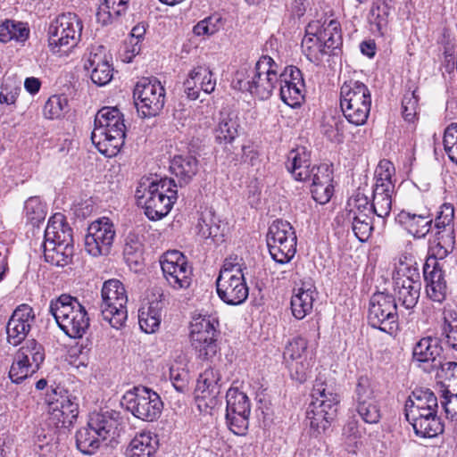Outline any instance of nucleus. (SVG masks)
Segmentation results:
<instances>
[{"mask_svg": "<svg viewBox=\"0 0 457 457\" xmlns=\"http://www.w3.org/2000/svg\"><path fill=\"white\" fill-rule=\"evenodd\" d=\"M320 29V22L313 21L309 23L306 28V34L302 40V50L307 59L319 64L323 57L328 54L320 37L318 34Z\"/></svg>", "mask_w": 457, "mask_h": 457, "instance_id": "nucleus-27", "label": "nucleus"}, {"mask_svg": "<svg viewBox=\"0 0 457 457\" xmlns=\"http://www.w3.org/2000/svg\"><path fill=\"white\" fill-rule=\"evenodd\" d=\"M438 260L440 259L435 256H430L427 259L423 266V276L426 281L428 296L435 302L441 303L445 298L447 287L445 274Z\"/></svg>", "mask_w": 457, "mask_h": 457, "instance_id": "nucleus-21", "label": "nucleus"}, {"mask_svg": "<svg viewBox=\"0 0 457 457\" xmlns=\"http://www.w3.org/2000/svg\"><path fill=\"white\" fill-rule=\"evenodd\" d=\"M158 440L150 432L136 435L126 449L127 457H155Z\"/></svg>", "mask_w": 457, "mask_h": 457, "instance_id": "nucleus-32", "label": "nucleus"}, {"mask_svg": "<svg viewBox=\"0 0 457 457\" xmlns=\"http://www.w3.org/2000/svg\"><path fill=\"white\" fill-rule=\"evenodd\" d=\"M307 340L302 337L293 338L287 345L284 351V359L286 362L312 356L307 351Z\"/></svg>", "mask_w": 457, "mask_h": 457, "instance_id": "nucleus-52", "label": "nucleus"}, {"mask_svg": "<svg viewBox=\"0 0 457 457\" xmlns=\"http://www.w3.org/2000/svg\"><path fill=\"white\" fill-rule=\"evenodd\" d=\"M82 21L74 12L59 15L48 28V43L53 53H66L80 40Z\"/></svg>", "mask_w": 457, "mask_h": 457, "instance_id": "nucleus-8", "label": "nucleus"}, {"mask_svg": "<svg viewBox=\"0 0 457 457\" xmlns=\"http://www.w3.org/2000/svg\"><path fill=\"white\" fill-rule=\"evenodd\" d=\"M357 411L367 423L376 424L379 421L380 411L374 399L357 404Z\"/></svg>", "mask_w": 457, "mask_h": 457, "instance_id": "nucleus-58", "label": "nucleus"}, {"mask_svg": "<svg viewBox=\"0 0 457 457\" xmlns=\"http://www.w3.org/2000/svg\"><path fill=\"white\" fill-rule=\"evenodd\" d=\"M226 402V420L229 429L235 435H245L251 412L249 397L237 387H230L227 391Z\"/></svg>", "mask_w": 457, "mask_h": 457, "instance_id": "nucleus-15", "label": "nucleus"}, {"mask_svg": "<svg viewBox=\"0 0 457 457\" xmlns=\"http://www.w3.org/2000/svg\"><path fill=\"white\" fill-rule=\"evenodd\" d=\"M220 374L218 370L213 368L206 369L203 373L200 374L195 392L197 397L203 399H215L220 392Z\"/></svg>", "mask_w": 457, "mask_h": 457, "instance_id": "nucleus-33", "label": "nucleus"}, {"mask_svg": "<svg viewBox=\"0 0 457 457\" xmlns=\"http://www.w3.org/2000/svg\"><path fill=\"white\" fill-rule=\"evenodd\" d=\"M239 121L234 113H220L218 126L216 127L215 139L219 144H230L238 136Z\"/></svg>", "mask_w": 457, "mask_h": 457, "instance_id": "nucleus-37", "label": "nucleus"}, {"mask_svg": "<svg viewBox=\"0 0 457 457\" xmlns=\"http://www.w3.org/2000/svg\"><path fill=\"white\" fill-rule=\"evenodd\" d=\"M445 343L453 349L457 350V317L449 320L445 318L444 333Z\"/></svg>", "mask_w": 457, "mask_h": 457, "instance_id": "nucleus-64", "label": "nucleus"}, {"mask_svg": "<svg viewBox=\"0 0 457 457\" xmlns=\"http://www.w3.org/2000/svg\"><path fill=\"white\" fill-rule=\"evenodd\" d=\"M296 242L295 229L288 221L276 220L270 226L267 245L271 258L276 262H289L296 253Z\"/></svg>", "mask_w": 457, "mask_h": 457, "instance_id": "nucleus-10", "label": "nucleus"}, {"mask_svg": "<svg viewBox=\"0 0 457 457\" xmlns=\"http://www.w3.org/2000/svg\"><path fill=\"white\" fill-rule=\"evenodd\" d=\"M123 419L119 411H107L92 413L88 425L104 440L119 436Z\"/></svg>", "mask_w": 457, "mask_h": 457, "instance_id": "nucleus-24", "label": "nucleus"}, {"mask_svg": "<svg viewBox=\"0 0 457 457\" xmlns=\"http://www.w3.org/2000/svg\"><path fill=\"white\" fill-rule=\"evenodd\" d=\"M129 0H104L96 12L99 23L105 26L123 15L128 9Z\"/></svg>", "mask_w": 457, "mask_h": 457, "instance_id": "nucleus-39", "label": "nucleus"}, {"mask_svg": "<svg viewBox=\"0 0 457 457\" xmlns=\"http://www.w3.org/2000/svg\"><path fill=\"white\" fill-rule=\"evenodd\" d=\"M121 404L131 414L144 421L156 420L163 409L160 395L145 386H134L127 391L121 399Z\"/></svg>", "mask_w": 457, "mask_h": 457, "instance_id": "nucleus-9", "label": "nucleus"}, {"mask_svg": "<svg viewBox=\"0 0 457 457\" xmlns=\"http://www.w3.org/2000/svg\"><path fill=\"white\" fill-rule=\"evenodd\" d=\"M453 206L450 204H444L435 219V228L445 229L446 228H453Z\"/></svg>", "mask_w": 457, "mask_h": 457, "instance_id": "nucleus-59", "label": "nucleus"}, {"mask_svg": "<svg viewBox=\"0 0 457 457\" xmlns=\"http://www.w3.org/2000/svg\"><path fill=\"white\" fill-rule=\"evenodd\" d=\"M140 190H137L139 194ZM139 204H144L145 213L149 220H158L171 210L178 197L177 184L172 179L153 180L143 195H137Z\"/></svg>", "mask_w": 457, "mask_h": 457, "instance_id": "nucleus-6", "label": "nucleus"}, {"mask_svg": "<svg viewBox=\"0 0 457 457\" xmlns=\"http://www.w3.org/2000/svg\"><path fill=\"white\" fill-rule=\"evenodd\" d=\"M448 387L457 386V378H452L448 380ZM453 393L449 390H446L444 394L445 401H442V405L446 413V417L451 419L452 420H457V390L455 388L453 389Z\"/></svg>", "mask_w": 457, "mask_h": 457, "instance_id": "nucleus-56", "label": "nucleus"}, {"mask_svg": "<svg viewBox=\"0 0 457 457\" xmlns=\"http://www.w3.org/2000/svg\"><path fill=\"white\" fill-rule=\"evenodd\" d=\"M280 85L281 100L291 107L300 106L303 100L304 84H294V82H286Z\"/></svg>", "mask_w": 457, "mask_h": 457, "instance_id": "nucleus-49", "label": "nucleus"}, {"mask_svg": "<svg viewBox=\"0 0 457 457\" xmlns=\"http://www.w3.org/2000/svg\"><path fill=\"white\" fill-rule=\"evenodd\" d=\"M428 408L438 409L437 398L429 389H416L405 403V411H421L424 412Z\"/></svg>", "mask_w": 457, "mask_h": 457, "instance_id": "nucleus-43", "label": "nucleus"}, {"mask_svg": "<svg viewBox=\"0 0 457 457\" xmlns=\"http://www.w3.org/2000/svg\"><path fill=\"white\" fill-rule=\"evenodd\" d=\"M143 245L138 237L135 234H129L125 240L123 254L128 265L137 267L141 264L143 258Z\"/></svg>", "mask_w": 457, "mask_h": 457, "instance_id": "nucleus-46", "label": "nucleus"}, {"mask_svg": "<svg viewBox=\"0 0 457 457\" xmlns=\"http://www.w3.org/2000/svg\"><path fill=\"white\" fill-rule=\"evenodd\" d=\"M134 99L144 117H154L165 104V89L155 78H142L134 89Z\"/></svg>", "mask_w": 457, "mask_h": 457, "instance_id": "nucleus-14", "label": "nucleus"}, {"mask_svg": "<svg viewBox=\"0 0 457 457\" xmlns=\"http://www.w3.org/2000/svg\"><path fill=\"white\" fill-rule=\"evenodd\" d=\"M287 363L291 378L299 383H303L309 378L313 361L312 356H310L303 359L288 361Z\"/></svg>", "mask_w": 457, "mask_h": 457, "instance_id": "nucleus-53", "label": "nucleus"}, {"mask_svg": "<svg viewBox=\"0 0 457 457\" xmlns=\"http://www.w3.org/2000/svg\"><path fill=\"white\" fill-rule=\"evenodd\" d=\"M368 322L374 328L393 334L398 323L395 297L383 292L374 294L370 301Z\"/></svg>", "mask_w": 457, "mask_h": 457, "instance_id": "nucleus-12", "label": "nucleus"}, {"mask_svg": "<svg viewBox=\"0 0 457 457\" xmlns=\"http://www.w3.org/2000/svg\"><path fill=\"white\" fill-rule=\"evenodd\" d=\"M318 34L320 37L323 47L328 54H334L335 50L340 49L343 44L341 25L336 20L324 23L322 29L320 26Z\"/></svg>", "mask_w": 457, "mask_h": 457, "instance_id": "nucleus-38", "label": "nucleus"}, {"mask_svg": "<svg viewBox=\"0 0 457 457\" xmlns=\"http://www.w3.org/2000/svg\"><path fill=\"white\" fill-rule=\"evenodd\" d=\"M418 96L415 91L403 96L402 100V113L406 121H414L417 115Z\"/></svg>", "mask_w": 457, "mask_h": 457, "instance_id": "nucleus-60", "label": "nucleus"}, {"mask_svg": "<svg viewBox=\"0 0 457 457\" xmlns=\"http://www.w3.org/2000/svg\"><path fill=\"white\" fill-rule=\"evenodd\" d=\"M170 170L178 179L179 186H186L197 174L199 162L192 155H176L171 161Z\"/></svg>", "mask_w": 457, "mask_h": 457, "instance_id": "nucleus-31", "label": "nucleus"}, {"mask_svg": "<svg viewBox=\"0 0 457 457\" xmlns=\"http://www.w3.org/2000/svg\"><path fill=\"white\" fill-rule=\"evenodd\" d=\"M394 284H421L420 274L416 262L400 261L393 277Z\"/></svg>", "mask_w": 457, "mask_h": 457, "instance_id": "nucleus-45", "label": "nucleus"}, {"mask_svg": "<svg viewBox=\"0 0 457 457\" xmlns=\"http://www.w3.org/2000/svg\"><path fill=\"white\" fill-rule=\"evenodd\" d=\"M278 82V66L269 55H262L254 67L241 66L232 80L234 88L249 92L262 99H268Z\"/></svg>", "mask_w": 457, "mask_h": 457, "instance_id": "nucleus-1", "label": "nucleus"}, {"mask_svg": "<svg viewBox=\"0 0 457 457\" xmlns=\"http://www.w3.org/2000/svg\"><path fill=\"white\" fill-rule=\"evenodd\" d=\"M347 207L349 208L348 213L357 212L372 213L371 205L368 196L361 193H357L350 197L347 202Z\"/></svg>", "mask_w": 457, "mask_h": 457, "instance_id": "nucleus-61", "label": "nucleus"}, {"mask_svg": "<svg viewBox=\"0 0 457 457\" xmlns=\"http://www.w3.org/2000/svg\"><path fill=\"white\" fill-rule=\"evenodd\" d=\"M35 321L36 315L31 306L21 304L16 307L6 324L7 343L17 346L24 342Z\"/></svg>", "mask_w": 457, "mask_h": 457, "instance_id": "nucleus-19", "label": "nucleus"}, {"mask_svg": "<svg viewBox=\"0 0 457 457\" xmlns=\"http://www.w3.org/2000/svg\"><path fill=\"white\" fill-rule=\"evenodd\" d=\"M104 439L98 436L95 429L87 424V427L81 428L76 433L77 448L86 455H93L99 449L101 443Z\"/></svg>", "mask_w": 457, "mask_h": 457, "instance_id": "nucleus-42", "label": "nucleus"}, {"mask_svg": "<svg viewBox=\"0 0 457 457\" xmlns=\"http://www.w3.org/2000/svg\"><path fill=\"white\" fill-rule=\"evenodd\" d=\"M443 348L437 337H427L416 343L412 351L414 361L419 363L431 362L432 368H441L445 373V379L457 378V362L447 361L442 363L440 358Z\"/></svg>", "mask_w": 457, "mask_h": 457, "instance_id": "nucleus-17", "label": "nucleus"}, {"mask_svg": "<svg viewBox=\"0 0 457 457\" xmlns=\"http://www.w3.org/2000/svg\"><path fill=\"white\" fill-rule=\"evenodd\" d=\"M395 169L389 160H381L378 162V167L375 170V184L373 187H384L386 188V185L390 186V189L395 190V183L392 180V177L395 175Z\"/></svg>", "mask_w": 457, "mask_h": 457, "instance_id": "nucleus-51", "label": "nucleus"}, {"mask_svg": "<svg viewBox=\"0 0 457 457\" xmlns=\"http://www.w3.org/2000/svg\"><path fill=\"white\" fill-rule=\"evenodd\" d=\"M355 399L357 404L363 403L374 399L373 390L371 389L370 382L368 378H359L355 388Z\"/></svg>", "mask_w": 457, "mask_h": 457, "instance_id": "nucleus-63", "label": "nucleus"}, {"mask_svg": "<svg viewBox=\"0 0 457 457\" xmlns=\"http://www.w3.org/2000/svg\"><path fill=\"white\" fill-rule=\"evenodd\" d=\"M312 398L307 419L311 428L320 434L329 427L336 417L340 402L339 395L335 384L320 375L314 382Z\"/></svg>", "mask_w": 457, "mask_h": 457, "instance_id": "nucleus-3", "label": "nucleus"}, {"mask_svg": "<svg viewBox=\"0 0 457 457\" xmlns=\"http://www.w3.org/2000/svg\"><path fill=\"white\" fill-rule=\"evenodd\" d=\"M116 237L113 223L103 217L93 221L85 236V250L93 257L108 255Z\"/></svg>", "mask_w": 457, "mask_h": 457, "instance_id": "nucleus-16", "label": "nucleus"}, {"mask_svg": "<svg viewBox=\"0 0 457 457\" xmlns=\"http://www.w3.org/2000/svg\"><path fill=\"white\" fill-rule=\"evenodd\" d=\"M162 270L168 283L175 289L187 288L192 281V267L179 251L166 252L160 261Z\"/></svg>", "mask_w": 457, "mask_h": 457, "instance_id": "nucleus-18", "label": "nucleus"}, {"mask_svg": "<svg viewBox=\"0 0 457 457\" xmlns=\"http://www.w3.org/2000/svg\"><path fill=\"white\" fill-rule=\"evenodd\" d=\"M68 111V99L62 95H54L48 98L43 108L44 117L48 120L59 119Z\"/></svg>", "mask_w": 457, "mask_h": 457, "instance_id": "nucleus-48", "label": "nucleus"}, {"mask_svg": "<svg viewBox=\"0 0 457 457\" xmlns=\"http://www.w3.org/2000/svg\"><path fill=\"white\" fill-rule=\"evenodd\" d=\"M414 432L420 437H435L437 435L443 433L444 425L441 422L440 418H428L420 421L411 423Z\"/></svg>", "mask_w": 457, "mask_h": 457, "instance_id": "nucleus-47", "label": "nucleus"}, {"mask_svg": "<svg viewBox=\"0 0 457 457\" xmlns=\"http://www.w3.org/2000/svg\"><path fill=\"white\" fill-rule=\"evenodd\" d=\"M245 268V262L242 257L230 255L224 260L218 278H222L227 274L228 277L244 276L243 270Z\"/></svg>", "mask_w": 457, "mask_h": 457, "instance_id": "nucleus-57", "label": "nucleus"}, {"mask_svg": "<svg viewBox=\"0 0 457 457\" xmlns=\"http://www.w3.org/2000/svg\"><path fill=\"white\" fill-rule=\"evenodd\" d=\"M18 358L31 364L32 369L39 370L45 361L46 353L44 346L35 339H29L16 353Z\"/></svg>", "mask_w": 457, "mask_h": 457, "instance_id": "nucleus-44", "label": "nucleus"}, {"mask_svg": "<svg viewBox=\"0 0 457 457\" xmlns=\"http://www.w3.org/2000/svg\"><path fill=\"white\" fill-rule=\"evenodd\" d=\"M443 144L450 160L457 164V123H452L445 129Z\"/></svg>", "mask_w": 457, "mask_h": 457, "instance_id": "nucleus-55", "label": "nucleus"}, {"mask_svg": "<svg viewBox=\"0 0 457 457\" xmlns=\"http://www.w3.org/2000/svg\"><path fill=\"white\" fill-rule=\"evenodd\" d=\"M100 310L103 319L112 328H120L128 318V295L124 285L118 279L105 281L101 290Z\"/></svg>", "mask_w": 457, "mask_h": 457, "instance_id": "nucleus-7", "label": "nucleus"}, {"mask_svg": "<svg viewBox=\"0 0 457 457\" xmlns=\"http://www.w3.org/2000/svg\"><path fill=\"white\" fill-rule=\"evenodd\" d=\"M395 221L413 237L423 238L430 231L433 220L428 212L415 213L403 210L395 217Z\"/></svg>", "mask_w": 457, "mask_h": 457, "instance_id": "nucleus-25", "label": "nucleus"}, {"mask_svg": "<svg viewBox=\"0 0 457 457\" xmlns=\"http://www.w3.org/2000/svg\"><path fill=\"white\" fill-rule=\"evenodd\" d=\"M196 228L198 235L203 238H212L213 241L219 242L223 240L227 223L222 221L212 208H206L200 214Z\"/></svg>", "mask_w": 457, "mask_h": 457, "instance_id": "nucleus-26", "label": "nucleus"}, {"mask_svg": "<svg viewBox=\"0 0 457 457\" xmlns=\"http://www.w3.org/2000/svg\"><path fill=\"white\" fill-rule=\"evenodd\" d=\"M95 128L91 133L92 143L107 157L118 154L124 145L126 126L123 114L117 107L105 106L95 117Z\"/></svg>", "mask_w": 457, "mask_h": 457, "instance_id": "nucleus-2", "label": "nucleus"}, {"mask_svg": "<svg viewBox=\"0 0 457 457\" xmlns=\"http://www.w3.org/2000/svg\"><path fill=\"white\" fill-rule=\"evenodd\" d=\"M45 241L56 244H64L65 246H74L72 229L64 220L63 215L54 214L48 220L45 229Z\"/></svg>", "mask_w": 457, "mask_h": 457, "instance_id": "nucleus-28", "label": "nucleus"}, {"mask_svg": "<svg viewBox=\"0 0 457 457\" xmlns=\"http://www.w3.org/2000/svg\"><path fill=\"white\" fill-rule=\"evenodd\" d=\"M216 289L220 299L228 305H239L245 302L249 295L245 276L217 278Z\"/></svg>", "mask_w": 457, "mask_h": 457, "instance_id": "nucleus-20", "label": "nucleus"}, {"mask_svg": "<svg viewBox=\"0 0 457 457\" xmlns=\"http://www.w3.org/2000/svg\"><path fill=\"white\" fill-rule=\"evenodd\" d=\"M24 215L32 225L42 222L46 215V207L37 196H31L24 204Z\"/></svg>", "mask_w": 457, "mask_h": 457, "instance_id": "nucleus-50", "label": "nucleus"}, {"mask_svg": "<svg viewBox=\"0 0 457 457\" xmlns=\"http://www.w3.org/2000/svg\"><path fill=\"white\" fill-rule=\"evenodd\" d=\"M287 169L292 174L295 180L310 181L313 166L311 168L309 154L304 148L292 150L289 153Z\"/></svg>", "mask_w": 457, "mask_h": 457, "instance_id": "nucleus-30", "label": "nucleus"}, {"mask_svg": "<svg viewBox=\"0 0 457 457\" xmlns=\"http://www.w3.org/2000/svg\"><path fill=\"white\" fill-rule=\"evenodd\" d=\"M455 245V235L453 228H446L445 229H436L435 233V240L430 250L432 256L440 260L446 257L453 252Z\"/></svg>", "mask_w": 457, "mask_h": 457, "instance_id": "nucleus-41", "label": "nucleus"}, {"mask_svg": "<svg viewBox=\"0 0 457 457\" xmlns=\"http://www.w3.org/2000/svg\"><path fill=\"white\" fill-rule=\"evenodd\" d=\"M162 320V303L154 301L142 306L138 311V324L146 334L154 333Z\"/></svg>", "mask_w": 457, "mask_h": 457, "instance_id": "nucleus-34", "label": "nucleus"}, {"mask_svg": "<svg viewBox=\"0 0 457 457\" xmlns=\"http://www.w3.org/2000/svg\"><path fill=\"white\" fill-rule=\"evenodd\" d=\"M421 284H394L395 299L401 307L412 311L420 295Z\"/></svg>", "mask_w": 457, "mask_h": 457, "instance_id": "nucleus-40", "label": "nucleus"}, {"mask_svg": "<svg viewBox=\"0 0 457 457\" xmlns=\"http://www.w3.org/2000/svg\"><path fill=\"white\" fill-rule=\"evenodd\" d=\"M371 106L369 87L359 80L349 79L340 88V107L347 121L355 126L364 125Z\"/></svg>", "mask_w": 457, "mask_h": 457, "instance_id": "nucleus-5", "label": "nucleus"}, {"mask_svg": "<svg viewBox=\"0 0 457 457\" xmlns=\"http://www.w3.org/2000/svg\"><path fill=\"white\" fill-rule=\"evenodd\" d=\"M218 320L209 315H198L190 325V341L198 358L212 360L218 353Z\"/></svg>", "mask_w": 457, "mask_h": 457, "instance_id": "nucleus-11", "label": "nucleus"}, {"mask_svg": "<svg viewBox=\"0 0 457 457\" xmlns=\"http://www.w3.org/2000/svg\"><path fill=\"white\" fill-rule=\"evenodd\" d=\"M36 371L37 370L32 369L31 364L18 358V355L15 354L14 361L9 370V378L13 383L20 384Z\"/></svg>", "mask_w": 457, "mask_h": 457, "instance_id": "nucleus-54", "label": "nucleus"}, {"mask_svg": "<svg viewBox=\"0 0 457 457\" xmlns=\"http://www.w3.org/2000/svg\"><path fill=\"white\" fill-rule=\"evenodd\" d=\"M44 257L52 265L64 267L70 264L74 255V246L53 242H44Z\"/></svg>", "mask_w": 457, "mask_h": 457, "instance_id": "nucleus-35", "label": "nucleus"}, {"mask_svg": "<svg viewBox=\"0 0 457 457\" xmlns=\"http://www.w3.org/2000/svg\"><path fill=\"white\" fill-rule=\"evenodd\" d=\"M84 68L90 71L93 83L98 86L108 84L113 75V69L109 63L105 48L103 46H98L90 50L85 60Z\"/></svg>", "mask_w": 457, "mask_h": 457, "instance_id": "nucleus-22", "label": "nucleus"}, {"mask_svg": "<svg viewBox=\"0 0 457 457\" xmlns=\"http://www.w3.org/2000/svg\"><path fill=\"white\" fill-rule=\"evenodd\" d=\"M312 198L320 204H327L333 195L334 186L332 182L311 186Z\"/></svg>", "mask_w": 457, "mask_h": 457, "instance_id": "nucleus-62", "label": "nucleus"}, {"mask_svg": "<svg viewBox=\"0 0 457 457\" xmlns=\"http://www.w3.org/2000/svg\"><path fill=\"white\" fill-rule=\"evenodd\" d=\"M49 312L59 328L71 338L82 337L89 328L87 312L78 298L62 294L50 302Z\"/></svg>", "mask_w": 457, "mask_h": 457, "instance_id": "nucleus-4", "label": "nucleus"}, {"mask_svg": "<svg viewBox=\"0 0 457 457\" xmlns=\"http://www.w3.org/2000/svg\"><path fill=\"white\" fill-rule=\"evenodd\" d=\"M216 87L214 74L206 66H198L190 71L188 78L184 82V90L187 97L196 100L200 90L211 94Z\"/></svg>", "mask_w": 457, "mask_h": 457, "instance_id": "nucleus-23", "label": "nucleus"}, {"mask_svg": "<svg viewBox=\"0 0 457 457\" xmlns=\"http://www.w3.org/2000/svg\"><path fill=\"white\" fill-rule=\"evenodd\" d=\"M315 294V287L310 283H303L301 287L294 289L290 303L295 319L303 320L312 312Z\"/></svg>", "mask_w": 457, "mask_h": 457, "instance_id": "nucleus-29", "label": "nucleus"}, {"mask_svg": "<svg viewBox=\"0 0 457 457\" xmlns=\"http://www.w3.org/2000/svg\"><path fill=\"white\" fill-rule=\"evenodd\" d=\"M390 186L384 187H373L372 202L370 204L372 213L381 219V224H385V220L390 215L392 210V196L395 190L390 189Z\"/></svg>", "mask_w": 457, "mask_h": 457, "instance_id": "nucleus-36", "label": "nucleus"}, {"mask_svg": "<svg viewBox=\"0 0 457 457\" xmlns=\"http://www.w3.org/2000/svg\"><path fill=\"white\" fill-rule=\"evenodd\" d=\"M46 402L49 406V420L56 428H69L74 423L79 414L76 396L64 388L56 386L47 394Z\"/></svg>", "mask_w": 457, "mask_h": 457, "instance_id": "nucleus-13", "label": "nucleus"}]
</instances>
